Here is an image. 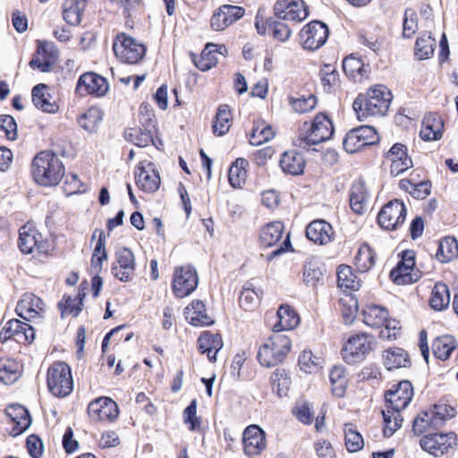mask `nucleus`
<instances>
[{
    "instance_id": "1",
    "label": "nucleus",
    "mask_w": 458,
    "mask_h": 458,
    "mask_svg": "<svg viewBox=\"0 0 458 458\" xmlns=\"http://www.w3.org/2000/svg\"><path fill=\"white\" fill-rule=\"evenodd\" d=\"M413 397V387L410 381L403 380L386 394V408L382 411L385 437H391L402 427L401 411L404 410Z\"/></svg>"
},
{
    "instance_id": "2",
    "label": "nucleus",
    "mask_w": 458,
    "mask_h": 458,
    "mask_svg": "<svg viewBox=\"0 0 458 458\" xmlns=\"http://www.w3.org/2000/svg\"><path fill=\"white\" fill-rule=\"evenodd\" d=\"M392 94L384 85L370 88L365 95H359L352 107L360 121L369 117L384 116L389 109Z\"/></svg>"
},
{
    "instance_id": "3",
    "label": "nucleus",
    "mask_w": 458,
    "mask_h": 458,
    "mask_svg": "<svg viewBox=\"0 0 458 458\" xmlns=\"http://www.w3.org/2000/svg\"><path fill=\"white\" fill-rule=\"evenodd\" d=\"M31 173L38 184L55 186L63 179L64 167L57 155L51 151H41L32 161Z\"/></svg>"
},
{
    "instance_id": "4",
    "label": "nucleus",
    "mask_w": 458,
    "mask_h": 458,
    "mask_svg": "<svg viewBox=\"0 0 458 458\" xmlns=\"http://www.w3.org/2000/svg\"><path fill=\"white\" fill-rule=\"evenodd\" d=\"M334 133L331 119L325 114H318L311 124L304 123L297 139V144L302 148H308L330 140Z\"/></svg>"
},
{
    "instance_id": "5",
    "label": "nucleus",
    "mask_w": 458,
    "mask_h": 458,
    "mask_svg": "<svg viewBox=\"0 0 458 458\" xmlns=\"http://www.w3.org/2000/svg\"><path fill=\"white\" fill-rule=\"evenodd\" d=\"M290 348V338L285 335L276 332L260 345L258 352V360L264 367H274L284 359Z\"/></svg>"
},
{
    "instance_id": "6",
    "label": "nucleus",
    "mask_w": 458,
    "mask_h": 458,
    "mask_svg": "<svg viewBox=\"0 0 458 458\" xmlns=\"http://www.w3.org/2000/svg\"><path fill=\"white\" fill-rule=\"evenodd\" d=\"M377 347L376 338L367 333L351 335L342 349L344 361L351 365L362 362Z\"/></svg>"
},
{
    "instance_id": "7",
    "label": "nucleus",
    "mask_w": 458,
    "mask_h": 458,
    "mask_svg": "<svg viewBox=\"0 0 458 458\" xmlns=\"http://www.w3.org/2000/svg\"><path fill=\"white\" fill-rule=\"evenodd\" d=\"M362 320L370 327L377 328L384 327L380 331V337L383 339H394L400 329L399 322L388 318V311L382 306L369 304L362 310Z\"/></svg>"
},
{
    "instance_id": "8",
    "label": "nucleus",
    "mask_w": 458,
    "mask_h": 458,
    "mask_svg": "<svg viewBox=\"0 0 458 458\" xmlns=\"http://www.w3.org/2000/svg\"><path fill=\"white\" fill-rule=\"evenodd\" d=\"M47 388L56 397L69 395L73 388L71 368L64 361H56L47 369Z\"/></svg>"
},
{
    "instance_id": "9",
    "label": "nucleus",
    "mask_w": 458,
    "mask_h": 458,
    "mask_svg": "<svg viewBox=\"0 0 458 458\" xmlns=\"http://www.w3.org/2000/svg\"><path fill=\"white\" fill-rule=\"evenodd\" d=\"M113 49L115 56L126 64H137L146 52L144 45L124 33L116 36Z\"/></svg>"
},
{
    "instance_id": "10",
    "label": "nucleus",
    "mask_w": 458,
    "mask_h": 458,
    "mask_svg": "<svg viewBox=\"0 0 458 458\" xmlns=\"http://www.w3.org/2000/svg\"><path fill=\"white\" fill-rule=\"evenodd\" d=\"M415 251L406 250L402 252V259L392 269L390 277L394 284L405 285L418 282L421 277L420 270L415 268Z\"/></svg>"
},
{
    "instance_id": "11",
    "label": "nucleus",
    "mask_w": 458,
    "mask_h": 458,
    "mask_svg": "<svg viewBox=\"0 0 458 458\" xmlns=\"http://www.w3.org/2000/svg\"><path fill=\"white\" fill-rule=\"evenodd\" d=\"M327 26L318 21L306 24L300 31V42L304 49L315 51L324 46L328 38Z\"/></svg>"
},
{
    "instance_id": "12",
    "label": "nucleus",
    "mask_w": 458,
    "mask_h": 458,
    "mask_svg": "<svg viewBox=\"0 0 458 458\" xmlns=\"http://www.w3.org/2000/svg\"><path fill=\"white\" fill-rule=\"evenodd\" d=\"M405 218V206L398 199L386 203L377 215L378 225L386 230L397 229L404 223Z\"/></svg>"
},
{
    "instance_id": "13",
    "label": "nucleus",
    "mask_w": 458,
    "mask_h": 458,
    "mask_svg": "<svg viewBox=\"0 0 458 458\" xmlns=\"http://www.w3.org/2000/svg\"><path fill=\"white\" fill-rule=\"evenodd\" d=\"M198 285L196 270L191 266H182L174 268L173 292L178 298L191 294Z\"/></svg>"
},
{
    "instance_id": "14",
    "label": "nucleus",
    "mask_w": 458,
    "mask_h": 458,
    "mask_svg": "<svg viewBox=\"0 0 458 458\" xmlns=\"http://www.w3.org/2000/svg\"><path fill=\"white\" fill-rule=\"evenodd\" d=\"M135 183L137 187L145 192H155L160 186V176L154 163L141 161L134 171Z\"/></svg>"
},
{
    "instance_id": "15",
    "label": "nucleus",
    "mask_w": 458,
    "mask_h": 458,
    "mask_svg": "<svg viewBox=\"0 0 458 458\" xmlns=\"http://www.w3.org/2000/svg\"><path fill=\"white\" fill-rule=\"evenodd\" d=\"M458 442L454 432L445 434H428L420 439V446L427 453L439 457L454 448Z\"/></svg>"
},
{
    "instance_id": "16",
    "label": "nucleus",
    "mask_w": 458,
    "mask_h": 458,
    "mask_svg": "<svg viewBox=\"0 0 458 458\" xmlns=\"http://www.w3.org/2000/svg\"><path fill=\"white\" fill-rule=\"evenodd\" d=\"M378 140L375 129L371 126H360L351 130L344 140V148L348 153H355L363 147Z\"/></svg>"
},
{
    "instance_id": "17",
    "label": "nucleus",
    "mask_w": 458,
    "mask_h": 458,
    "mask_svg": "<svg viewBox=\"0 0 458 458\" xmlns=\"http://www.w3.org/2000/svg\"><path fill=\"white\" fill-rule=\"evenodd\" d=\"M275 15L290 22L304 21L309 12L303 0H278L274 5Z\"/></svg>"
},
{
    "instance_id": "18",
    "label": "nucleus",
    "mask_w": 458,
    "mask_h": 458,
    "mask_svg": "<svg viewBox=\"0 0 458 458\" xmlns=\"http://www.w3.org/2000/svg\"><path fill=\"white\" fill-rule=\"evenodd\" d=\"M136 262L133 252L128 248H122L115 252V261L113 263L112 275L121 282H130L133 279Z\"/></svg>"
},
{
    "instance_id": "19",
    "label": "nucleus",
    "mask_w": 458,
    "mask_h": 458,
    "mask_svg": "<svg viewBox=\"0 0 458 458\" xmlns=\"http://www.w3.org/2000/svg\"><path fill=\"white\" fill-rule=\"evenodd\" d=\"M19 248L26 254L35 251L47 253L49 245L43 240L42 234L31 225H26L20 229Z\"/></svg>"
},
{
    "instance_id": "20",
    "label": "nucleus",
    "mask_w": 458,
    "mask_h": 458,
    "mask_svg": "<svg viewBox=\"0 0 458 458\" xmlns=\"http://www.w3.org/2000/svg\"><path fill=\"white\" fill-rule=\"evenodd\" d=\"M88 413L91 420L96 421H113L118 414L117 403L109 397H98L89 403Z\"/></svg>"
},
{
    "instance_id": "21",
    "label": "nucleus",
    "mask_w": 458,
    "mask_h": 458,
    "mask_svg": "<svg viewBox=\"0 0 458 458\" xmlns=\"http://www.w3.org/2000/svg\"><path fill=\"white\" fill-rule=\"evenodd\" d=\"M34 329L28 324L18 319L9 320L0 331V341L13 339L20 344L30 343L34 340Z\"/></svg>"
},
{
    "instance_id": "22",
    "label": "nucleus",
    "mask_w": 458,
    "mask_h": 458,
    "mask_svg": "<svg viewBox=\"0 0 458 458\" xmlns=\"http://www.w3.org/2000/svg\"><path fill=\"white\" fill-rule=\"evenodd\" d=\"M245 9L233 4H224L214 13L210 20L211 28L220 31L243 17Z\"/></svg>"
},
{
    "instance_id": "23",
    "label": "nucleus",
    "mask_w": 458,
    "mask_h": 458,
    "mask_svg": "<svg viewBox=\"0 0 458 458\" xmlns=\"http://www.w3.org/2000/svg\"><path fill=\"white\" fill-rule=\"evenodd\" d=\"M19 317L25 320L42 318L46 312L44 301L33 293H24L16 306Z\"/></svg>"
},
{
    "instance_id": "24",
    "label": "nucleus",
    "mask_w": 458,
    "mask_h": 458,
    "mask_svg": "<svg viewBox=\"0 0 458 458\" xmlns=\"http://www.w3.org/2000/svg\"><path fill=\"white\" fill-rule=\"evenodd\" d=\"M108 90L106 80L94 72L82 74L77 83L76 91L81 96H104Z\"/></svg>"
},
{
    "instance_id": "25",
    "label": "nucleus",
    "mask_w": 458,
    "mask_h": 458,
    "mask_svg": "<svg viewBox=\"0 0 458 458\" xmlns=\"http://www.w3.org/2000/svg\"><path fill=\"white\" fill-rule=\"evenodd\" d=\"M386 158L391 162L390 174L393 176H398L413 165L406 147L401 143H395L389 149Z\"/></svg>"
},
{
    "instance_id": "26",
    "label": "nucleus",
    "mask_w": 458,
    "mask_h": 458,
    "mask_svg": "<svg viewBox=\"0 0 458 458\" xmlns=\"http://www.w3.org/2000/svg\"><path fill=\"white\" fill-rule=\"evenodd\" d=\"M265 432L257 425L247 427L243 432V447L246 454L259 455L266 448Z\"/></svg>"
},
{
    "instance_id": "27",
    "label": "nucleus",
    "mask_w": 458,
    "mask_h": 458,
    "mask_svg": "<svg viewBox=\"0 0 458 458\" xmlns=\"http://www.w3.org/2000/svg\"><path fill=\"white\" fill-rule=\"evenodd\" d=\"M334 230L329 223L319 219L312 221L306 228L307 238L319 245H325L333 239Z\"/></svg>"
},
{
    "instance_id": "28",
    "label": "nucleus",
    "mask_w": 458,
    "mask_h": 458,
    "mask_svg": "<svg viewBox=\"0 0 458 458\" xmlns=\"http://www.w3.org/2000/svg\"><path fill=\"white\" fill-rule=\"evenodd\" d=\"M31 96L34 106L43 112L55 114L59 110V106L53 98L47 85H36L32 89Z\"/></svg>"
},
{
    "instance_id": "29",
    "label": "nucleus",
    "mask_w": 458,
    "mask_h": 458,
    "mask_svg": "<svg viewBox=\"0 0 458 458\" xmlns=\"http://www.w3.org/2000/svg\"><path fill=\"white\" fill-rule=\"evenodd\" d=\"M198 343L199 350L202 353H207L209 361L216 362V354L224 345L221 335L206 331L199 335Z\"/></svg>"
},
{
    "instance_id": "30",
    "label": "nucleus",
    "mask_w": 458,
    "mask_h": 458,
    "mask_svg": "<svg viewBox=\"0 0 458 458\" xmlns=\"http://www.w3.org/2000/svg\"><path fill=\"white\" fill-rule=\"evenodd\" d=\"M55 62L53 46L49 44L40 45L30 62L32 69H38L41 72L51 71Z\"/></svg>"
},
{
    "instance_id": "31",
    "label": "nucleus",
    "mask_w": 458,
    "mask_h": 458,
    "mask_svg": "<svg viewBox=\"0 0 458 458\" xmlns=\"http://www.w3.org/2000/svg\"><path fill=\"white\" fill-rule=\"evenodd\" d=\"M443 121L437 114L425 116L420 129V138L425 141L438 140L443 135Z\"/></svg>"
},
{
    "instance_id": "32",
    "label": "nucleus",
    "mask_w": 458,
    "mask_h": 458,
    "mask_svg": "<svg viewBox=\"0 0 458 458\" xmlns=\"http://www.w3.org/2000/svg\"><path fill=\"white\" fill-rule=\"evenodd\" d=\"M184 315L186 319L193 326H209L213 324V319L207 314L204 303L196 300L191 301L185 308Z\"/></svg>"
},
{
    "instance_id": "33",
    "label": "nucleus",
    "mask_w": 458,
    "mask_h": 458,
    "mask_svg": "<svg viewBox=\"0 0 458 458\" xmlns=\"http://www.w3.org/2000/svg\"><path fill=\"white\" fill-rule=\"evenodd\" d=\"M278 321L273 329L276 333L295 328L300 323L298 314L289 305H281L277 310Z\"/></svg>"
},
{
    "instance_id": "34",
    "label": "nucleus",
    "mask_w": 458,
    "mask_h": 458,
    "mask_svg": "<svg viewBox=\"0 0 458 458\" xmlns=\"http://www.w3.org/2000/svg\"><path fill=\"white\" fill-rule=\"evenodd\" d=\"M383 362L386 369L405 368L410 364L409 355L402 348L394 347L383 352Z\"/></svg>"
},
{
    "instance_id": "35",
    "label": "nucleus",
    "mask_w": 458,
    "mask_h": 458,
    "mask_svg": "<svg viewBox=\"0 0 458 458\" xmlns=\"http://www.w3.org/2000/svg\"><path fill=\"white\" fill-rule=\"evenodd\" d=\"M280 166L284 172L297 175L303 173L305 161L302 155L300 153L296 151H285L280 159Z\"/></svg>"
},
{
    "instance_id": "36",
    "label": "nucleus",
    "mask_w": 458,
    "mask_h": 458,
    "mask_svg": "<svg viewBox=\"0 0 458 458\" xmlns=\"http://www.w3.org/2000/svg\"><path fill=\"white\" fill-rule=\"evenodd\" d=\"M369 194L365 184L356 182L352 185L350 193V206L357 214H363L367 209Z\"/></svg>"
},
{
    "instance_id": "37",
    "label": "nucleus",
    "mask_w": 458,
    "mask_h": 458,
    "mask_svg": "<svg viewBox=\"0 0 458 458\" xmlns=\"http://www.w3.org/2000/svg\"><path fill=\"white\" fill-rule=\"evenodd\" d=\"M450 304V292L448 286L441 282H437L432 291L429 298L430 307L437 311L445 310Z\"/></svg>"
},
{
    "instance_id": "38",
    "label": "nucleus",
    "mask_w": 458,
    "mask_h": 458,
    "mask_svg": "<svg viewBox=\"0 0 458 458\" xmlns=\"http://www.w3.org/2000/svg\"><path fill=\"white\" fill-rule=\"evenodd\" d=\"M21 364L11 358L0 359V381L5 385L13 384L21 376Z\"/></svg>"
},
{
    "instance_id": "39",
    "label": "nucleus",
    "mask_w": 458,
    "mask_h": 458,
    "mask_svg": "<svg viewBox=\"0 0 458 458\" xmlns=\"http://www.w3.org/2000/svg\"><path fill=\"white\" fill-rule=\"evenodd\" d=\"M86 0H65L64 3V19L71 25H78L81 21Z\"/></svg>"
},
{
    "instance_id": "40",
    "label": "nucleus",
    "mask_w": 458,
    "mask_h": 458,
    "mask_svg": "<svg viewBox=\"0 0 458 458\" xmlns=\"http://www.w3.org/2000/svg\"><path fill=\"white\" fill-rule=\"evenodd\" d=\"M275 137V131L271 125L264 120H258L254 123L250 137V143L253 146H259L269 141Z\"/></svg>"
},
{
    "instance_id": "41",
    "label": "nucleus",
    "mask_w": 458,
    "mask_h": 458,
    "mask_svg": "<svg viewBox=\"0 0 458 458\" xmlns=\"http://www.w3.org/2000/svg\"><path fill=\"white\" fill-rule=\"evenodd\" d=\"M343 69L349 78L359 81L365 78L368 73L367 66L363 64L361 59L353 55L344 59Z\"/></svg>"
},
{
    "instance_id": "42",
    "label": "nucleus",
    "mask_w": 458,
    "mask_h": 458,
    "mask_svg": "<svg viewBox=\"0 0 458 458\" xmlns=\"http://www.w3.org/2000/svg\"><path fill=\"white\" fill-rule=\"evenodd\" d=\"M223 51H226L225 47L223 45L207 44L205 49L201 53L199 60L196 63L197 67L201 71H208L211 69L217 63L215 54H223Z\"/></svg>"
},
{
    "instance_id": "43",
    "label": "nucleus",
    "mask_w": 458,
    "mask_h": 458,
    "mask_svg": "<svg viewBox=\"0 0 458 458\" xmlns=\"http://www.w3.org/2000/svg\"><path fill=\"white\" fill-rule=\"evenodd\" d=\"M283 233V224L280 222H272L262 228L259 239L265 247H271L281 240Z\"/></svg>"
},
{
    "instance_id": "44",
    "label": "nucleus",
    "mask_w": 458,
    "mask_h": 458,
    "mask_svg": "<svg viewBox=\"0 0 458 458\" xmlns=\"http://www.w3.org/2000/svg\"><path fill=\"white\" fill-rule=\"evenodd\" d=\"M457 347V343L452 335H442L433 343V352L436 358L445 360L450 358L451 353Z\"/></svg>"
},
{
    "instance_id": "45",
    "label": "nucleus",
    "mask_w": 458,
    "mask_h": 458,
    "mask_svg": "<svg viewBox=\"0 0 458 458\" xmlns=\"http://www.w3.org/2000/svg\"><path fill=\"white\" fill-rule=\"evenodd\" d=\"M249 163L244 158H237L228 172V180L232 187L241 188L246 182Z\"/></svg>"
},
{
    "instance_id": "46",
    "label": "nucleus",
    "mask_w": 458,
    "mask_h": 458,
    "mask_svg": "<svg viewBox=\"0 0 458 458\" xmlns=\"http://www.w3.org/2000/svg\"><path fill=\"white\" fill-rule=\"evenodd\" d=\"M331 391L337 397L344 396L347 387L346 372L344 367L335 366L329 373Z\"/></svg>"
},
{
    "instance_id": "47",
    "label": "nucleus",
    "mask_w": 458,
    "mask_h": 458,
    "mask_svg": "<svg viewBox=\"0 0 458 458\" xmlns=\"http://www.w3.org/2000/svg\"><path fill=\"white\" fill-rule=\"evenodd\" d=\"M155 130L152 129H141V128H130L125 131V139L132 144L144 148L154 143Z\"/></svg>"
},
{
    "instance_id": "48",
    "label": "nucleus",
    "mask_w": 458,
    "mask_h": 458,
    "mask_svg": "<svg viewBox=\"0 0 458 458\" xmlns=\"http://www.w3.org/2000/svg\"><path fill=\"white\" fill-rule=\"evenodd\" d=\"M458 257V242L454 237H445L439 242L437 258L443 263Z\"/></svg>"
},
{
    "instance_id": "49",
    "label": "nucleus",
    "mask_w": 458,
    "mask_h": 458,
    "mask_svg": "<svg viewBox=\"0 0 458 458\" xmlns=\"http://www.w3.org/2000/svg\"><path fill=\"white\" fill-rule=\"evenodd\" d=\"M232 125V114L226 105L218 107L213 123V131L217 136L225 135Z\"/></svg>"
},
{
    "instance_id": "50",
    "label": "nucleus",
    "mask_w": 458,
    "mask_h": 458,
    "mask_svg": "<svg viewBox=\"0 0 458 458\" xmlns=\"http://www.w3.org/2000/svg\"><path fill=\"white\" fill-rule=\"evenodd\" d=\"M7 415L16 424L15 434H20L27 429L30 425V417L28 411L21 405H13L7 409Z\"/></svg>"
},
{
    "instance_id": "51",
    "label": "nucleus",
    "mask_w": 458,
    "mask_h": 458,
    "mask_svg": "<svg viewBox=\"0 0 458 458\" xmlns=\"http://www.w3.org/2000/svg\"><path fill=\"white\" fill-rule=\"evenodd\" d=\"M103 119V114L98 107H91L82 114L78 123L81 128L89 132L95 131Z\"/></svg>"
},
{
    "instance_id": "52",
    "label": "nucleus",
    "mask_w": 458,
    "mask_h": 458,
    "mask_svg": "<svg viewBox=\"0 0 458 458\" xmlns=\"http://www.w3.org/2000/svg\"><path fill=\"white\" fill-rule=\"evenodd\" d=\"M337 283L342 289L358 290L360 284L353 274L352 267L347 265H341L337 269Z\"/></svg>"
},
{
    "instance_id": "53",
    "label": "nucleus",
    "mask_w": 458,
    "mask_h": 458,
    "mask_svg": "<svg viewBox=\"0 0 458 458\" xmlns=\"http://www.w3.org/2000/svg\"><path fill=\"white\" fill-rule=\"evenodd\" d=\"M375 263V256L372 249L367 243H363L354 259V264L358 270L366 272L369 270Z\"/></svg>"
},
{
    "instance_id": "54",
    "label": "nucleus",
    "mask_w": 458,
    "mask_h": 458,
    "mask_svg": "<svg viewBox=\"0 0 458 458\" xmlns=\"http://www.w3.org/2000/svg\"><path fill=\"white\" fill-rule=\"evenodd\" d=\"M436 40L430 35L421 34L416 41L414 53L420 60L428 59L434 53Z\"/></svg>"
},
{
    "instance_id": "55",
    "label": "nucleus",
    "mask_w": 458,
    "mask_h": 458,
    "mask_svg": "<svg viewBox=\"0 0 458 458\" xmlns=\"http://www.w3.org/2000/svg\"><path fill=\"white\" fill-rule=\"evenodd\" d=\"M438 427L436 415L432 413L431 410L420 412L413 420L412 430L416 435H420Z\"/></svg>"
},
{
    "instance_id": "56",
    "label": "nucleus",
    "mask_w": 458,
    "mask_h": 458,
    "mask_svg": "<svg viewBox=\"0 0 458 458\" xmlns=\"http://www.w3.org/2000/svg\"><path fill=\"white\" fill-rule=\"evenodd\" d=\"M344 439L346 448L351 453L358 452L364 446L361 435L356 430V428L352 424H345Z\"/></svg>"
},
{
    "instance_id": "57",
    "label": "nucleus",
    "mask_w": 458,
    "mask_h": 458,
    "mask_svg": "<svg viewBox=\"0 0 458 458\" xmlns=\"http://www.w3.org/2000/svg\"><path fill=\"white\" fill-rule=\"evenodd\" d=\"M260 301V293L248 285L243 286L239 297L240 306L247 311L254 310Z\"/></svg>"
},
{
    "instance_id": "58",
    "label": "nucleus",
    "mask_w": 458,
    "mask_h": 458,
    "mask_svg": "<svg viewBox=\"0 0 458 458\" xmlns=\"http://www.w3.org/2000/svg\"><path fill=\"white\" fill-rule=\"evenodd\" d=\"M319 75L326 91H331L339 86V73L334 65L325 64L320 69Z\"/></svg>"
},
{
    "instance_id": "59",
    "label": "nucleus",
    "mask_w": 458,
    "mask_h": 458,
    "mask_svg": "<svg viewBox=\"0 0 458 458\" xmlns=\"http://www.w3.org/2000/svg\"><path fill=\"white\" fill-rule=\"evenodd\" d=\"M298 363L305 373H315L322 367L323 360L316 357L310 351H303L299 356Z\"/></svg>"
},
{
    "instance_id": "60",
    "label": "nucleus",
    "mask_w": 458,
    "mask_h": 458,
    "mask_svg": "<svg viewBox=\"0 0 458 458\" xmlns=\"http://www.w3.org/2000/svg\"><path fill=\"white\" fill-rule=\"evenodd\" d=\"M106 234L103 231H100L98 240L95 246L91 265L96 271H99L102 267L103 262L107 259V252L106 250Z\"/></svg>"
},
{
    "instance_id": "61",
    "label": "nucleus",
    "mask_w": 458,
    "mask_h": 458,
    "mask_svg": "<svg viewBox=\"0 0 458 458\" xmlns=\"http://www.w3.org/2000/svg\"><path fill=\"white\" fill-rule=\"evenodd\" d=\"M197 406L198 402L196 399H193L182 413L183 422L191 431H197L201 428V420L197 416Z\"/></svg>"
},
{
    "instance_id": "62",
    "label": "nucleus",
    "mask_w": 458,
    "mask_h": 458,
    "mask_svg": "<svg viewBox=\"0 0 458 458\" xmlns=\"http://www.w3.org/2000/svg\"><path fill=\"white\" fill-rule=\"evenodd\" d=\"M322 271L316 261H309L304 265L303 281L309 286H316L322 277Z\"/></svg>"
},
{
    "instance_id": "63",
    "label": "nucleus",
    "mask_w": 458,
    "mask_h": 458,
    "mask_svg": "<svg viewBox=\"0 0 458 458\" xmlns=\"http://www.w3.org/2000/svg\"><path fill=\"white\" fill-rule=\"evenodd\" d=\"M271 381L273 388L277 392L278 395L286 394L291 379L284 369H276L271 376Z\"/></svg>"
},
{
    "instance_id": "64",
    "label": "nucleus",
    "mask_w": 458,
    "mask_h": 458,
    "mask_svg": "<svg viewBox=\"0 0 458 458\" xmlns=\"http://www.w3.org/2000/svg\"><path fill=\"white\" fill-rule=\"evenodd\" d=\"M290 103L293 110L298 114H304L313 110L317 106V98L314 95L301 97L297 98H291Z\"/></svg>"
}]
</instances>
